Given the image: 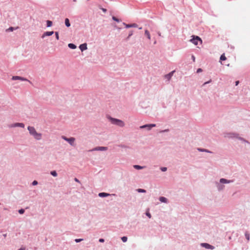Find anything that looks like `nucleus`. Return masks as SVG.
I'll use <instances>...</instances> for the list:
<instances>
[{
  "label": "nucleus",
  "instance_id": "f257e3e1",
  "mask_svg": "<svg viewBox=\"0 0 250 250\" xmlns=\"http://www.w3.org/2000/svg\"><path fill=\"white\" fill-rule=\"evenodd\" d=\"M27 129L30 135H32L35 139L38 140L41 139L42 136V134L38 133L34 127L29 126Z\"/></svg>",
  "mask_w": 250,
  "mask_h": 250
},
{
  "label": "nucleus",
  "instance_id": "f03ea898",
  "mask_svg": "<svg viewBox=\"0 0 250 250\" xmlns=\"http://www.w3.org/2000/svg\"><path fill=\"white\" fill-rule=\"evenodd\" d=\"M109 120L112 124L116 125L120 127H123L125 125L124 122L122 120L111 117L109 118Z\"/></svg>",
  "mask_w": 250,
  "mask_h": 250
},
{
  "label": "nucleus",
  "instance_id": "7ed1b4c3",
  "mask_svg": "<svg viewBox=\"0 0 250 250\" xmlns=\"http://www.w3.org/2000/svg\"><path fill=\"white\" fill-rule=\"evenodd\" d=\"M193 38L190 40L191 42H192L194 44L197 45L198 42H200L201 44L202 43V41L201 39L198 36H192Z\"/></svg>",
  "mask_w": 250,
  "mask_h": 250
},
{
  "label": "nucleus",
  "instance_id": "20e7f679",
  "mask_svg": "<svg viewBox=\"0 0 250 250\" xmlns=\"http://www.w3.org/2000/svg\"><path fill=\"white\" fill-rule=\"evenodd\" d=\"M62 138L65 141L68 142L69 144L70 145H71V146L74 145V142L75 141V139L74 137H70V138H68L64 136H62Z\"/></svg>",
  "mask_w": 250,
  "mask_h": 250
},
{
  "label": "nucleus",
  "instance_id": "39448f33",
  "mask_svg": "<svg viewBox=\"0 0 250 250\" xmlns=\"http://www.w3.org/2000/svg\"><path fill=\"white\" fill-rule=\"evenodd\" d=\"M156 126L155 124H149V125H142L140 127V128H146L148 130H150L152 127Z\"/></svg>",
  "mask_w": 250,
  "mask_h": 250
},
{
  "label": "nucleus",
  "instance_id": "423d86ee",
  "mask_svg": "<svg viewBox=\"0 0 250 250\" xmlns=\"http://www.w3.org/2000/svg\"><path fill=\"white\" fill-rule=\"evenodd\" d=\"M12 79L13 80H21V81H28L27 80V79L24 78H23V77H20V76H13L12 78Z\"/></svg>",
  "mask_w": 250,
  "mask_h": 250
},
{
  "label": "nucleus",
  "instance_id": "0eeeda50",
  "mask_svg": "<svg viewBox=\"0 0 250 250\" xmlns=\"http://www.w3.org/2000/svg\"><path fill=\"white\" fill-rule=\"evenodd\" d=\"M201 245L202 247L205 248L206 249H211V250H213L214 249V247L213 246H211L208 243H202Z\"/></svg>",
  "mask_w": 250,
  "mask_h": 250
},
{
  "label": "nucleus",
  "instance_id": "6e6552de",
  "mask_svg": "<svg viewBox=\"0 0 250 250\" xmlns=\"http://www.w3.org/2000/svg\"><path fill=\"white\" fill-rule=\"evenodd\" d=\"M54 33V32L53 31H47V32H45L43 35H42V38H44L45 36H51Z\"/></svg>",
  "mask_w": 250,
  "mask_h": 250
},
{
  "label": "nucleus",
  "instance_id": "1a4fd4ad",
  "mask_svg": "<svg viewBox=\"0 0 250 250\" xmlns=\"http://www.w3.org/2000/svg\"><path fill=\"white\" fill-rule=\"evenodd\" d=\"M107 149V147H104V146H98V147H95L93 150H100V151H104V150H106Z\"/></svg>",
  "mask_w": 250,
  "mask_h": 250
},
{
  "label": "nucleus",
  "instance_id": "9d476101",
  "mask_svg": "<svg viewBox=\"0 0 250 250\" xmlns=\"http://www.w3.org/2000/svg\"><path fill=\"white\" fill-rule=\"evenodd\" d=\"M175 71H172L170 72L169 74L165 75V77L166 79H167L168 81L170 80L171 77L173 76L174 72Z\"/></svg>",
  "mask_w": 250,
  "mask_h": 250
},
{
  "label": "nucleus",
  "instance_id": "9b49d317",
  "mask_svg": "<svg viewBox=\"0 0 250 250\" xmlns=\"http://www.w3.org/2000/svg\"><path fill=\"white\" fill-rule=\"evenodd\" d=\"M80 49L82 51H83V50H85L87 49V44L86 43H83L80 45L79 46Z\"/></svg>",
  "mask_w": 250,
  "mask_h": 250
},
{
  "label": "nucleus",
  "instance_id": "f8f14e48",
  "mask_svg": "<svg viewBox=\"0 0 250 250\" xmlns=\"http://www.w3.org/2000/svg\"><path fill=\"white\" fill-rule=\"evenodd\" d=\"M123 24L125 25L126 28H129V27H136L137 26V25L136 23H133L131 24H127L125 23H123Z\"/></svg>",
  "mask_w": 250,
  "mask_h": 250
},
{
  "label": "nucleus",
  "instance_id": "ddd939ff",
  "mask_svg": "<svg viewBox=\"0 0 250 250\" xmlns=\"http://www.w3.org/2000/svg\"><path fill=\"white\" fill-rule=\"evenodd\" d=\"M13 127H21L23 128L24 127V125L23 123H16L14 125H12Z\"/></svg>",
  "mask_w": 250,
  "mask_h": 250
},
{
  "label": "nucleus",
  "instance_id": "4468645a",
  "mask_svg": "<svg viewBox=\"0 0 250 250\" xmlns=\"http://www.w3.org/2000/svg\"><path fill=\"white\" fill-rule=\"evenodd\" d=\"M220 182L221 183H229L231 182H232V181H229V180H228L226 179H224V178H222L220 179Z\"/></svg>",
  "mask_w": 250,
  "mask_h": 250
},
{
  "label": "nucleus",
  "instance_id": "2eb2a0df",
  "mask_svg": "<svg viewBox=\"0 0 250 250\" xmlns=\"http://www.w3.org/2000/svg\"><path fill=\"white\" fill-rule=\"evenodd\" d=\"M109 195V194L104 193V192H101L99 194V196L101 197H107Z\"/></svg>",
  "mask_w": 250,
  "mask_h": 250
},
{
  "label": "nucleus",
  "instance_id": "dca6fc26",
  "mask_svg": "<svg viewBox=\"0 0 250 250\" xmlns=\"http://www.w3.org/2000/svg\"><path fill=\"white\" fill-rule=\"evenodd\" d=\"M145 34L147 37L148 40L151 39L150 34L149 33V32L147 30H145Z\"/></svg>",
  "mask_w": 250,
  "mask_h": 250
},
{
  "label": "nucleus",
  "instance_id": "f3484780",
  "mask_svg": "<svg viewBox=\"0 0 250 250\" xmlns=\"http://www.w3.org/2000/svg\"><path fill=\"white\" fill-rule=\"evenodd\" d=\"M159 200L162 202H164V203L167 202V199L164 197H160Z\"/></svg>",
  "mask_w": 250,
  "mask_h": 250
},
{
  "label": "nucleus",
  "instance_id": "a211bd4d",
  "mask_svg": "<svg viewBox=\"0 0 250 250\" xmlns=\"http://www.w3.org/2000/svg\"><path fill=\"white\" fill-rule=\"evenodd\" d=\"M65 24L67 27H69L70 26V23L69 22V21L68 19H67V18L65 19Z\"/></svg>",
  "mask_w": 250,
  "mask_h": 250
},
{
  "label": "nucleus",
  "instance_id": "6ab92c4d",
  "mask_svg": "<svg viewBox=\"0 0 250 250\" xmlns=\"http://www.w3.org/2000/svg\"><path fill=\"white\" fill-rule=\"evenodd\" d=\"M68 45V47L71 49H75L76 48V46L73 43H69Z\"/></svg>",
  "mask_w": 250,
  "mask_h": 250
},
{
  "label": "nucleus",
  "instance_id": "aec40b11",
  "mask_svg": "<svg viewBox=\"0 0 250 250\" xmlns=\"http://www.w3.org/2000/svg\"><path fill=\"white\" fill-rule=\"evenodd\" d=\"M227 58L226 57L225 54H223L220 58V61H225L226 60Z\"/></svg>",
  "mask_w": 250,
  "mask_h": 250
},
{
  "label": "nucleus",
  "instance_id": "412c9836",
  "mask_svg": "<svg viewBox=\"0 0 250 250\" xmlns=\"http://www.w3.org/2000/svg\"><path fill=\"white\" fill-rule=\"evenodd\" d=\"M134 167L137 169H141L143 168V167H142L140 166H139V165H134Z\"/></svg>",
  "mask_w": 250,
  "mask_h": 250
},
{
  "label": "nucleus",
  "instance_id": "4be33fe9",
  "mask_svg": "<svg viewBox=\"0 0 250 250\" xmlns=\"http://www.w3.org/2000/svg\"><path fill=\"white\" fill-rule=\"evenodd\" d=\"M52 25V22L50 21H47V26L50 27Z\"/></svg>",
  "mask_w": 250,
  "mask_h": 250
},
{
  "label": "nucleus",
  "instance_id": "5701e85b",
  "mask_svg": "<svg viewBox=\"0 0 250 250\" xmlns=\"http://www.w3.org/2000/svg\"><path fill=\"white\" fill-rule=\"evenodd\" d=\"M51 174L52 176H54V177H56V176H57V172H56V171H52L51 172Z\"/></svg>",
  "mask_w": 250,
  "mask_h": 250
},
{
  "label": "nucleus",
  "instance_id": "b1692460",
  "mask_svg": "<svg viewBox=\"0 0 250 250\" xmlns=\"http://www.w3.org/2000/svg\"><path fill=\"white\" fill-rule=\"evenodd\" d=\"M137 191L138 192H143V193H145L146 192V191L145 190V189H141V188H138L137 189Z\"/></svg>",
  "mask_w": 250,
  "mask_h": 250
},
{
  "label": "nucleus",
  "instance_id": "393cba45",
  "mask_svg": "<svg viewBox=\"0 0 250 250\" xmlns=\"http://www.w3.org/2000/svg\"><path fill=\"white\" fill-rule=\"evenodd\" d=\"M245 236L247 238V239L248 240V241H249L250 240V234L249 233H248L247 232L245 233Z\"/></svg>",
  "mask_w": 250,
  "mask_h": 250
},
{
  "label": "nucleus",
  "instance_id": "a878e982",
  "mask_svg": "<svg viewBox=\"0 0 250 250\" xmlns=\"http://www.w3.org/2000/svg\"><path fill=\"white\" fill-rule=\"evenodd\" d=\"M122 240L124 242H126L127 240V238L125 236H124V237H122Z\"/></svg>",
  "mask_w": 250,
  "mask_h": 250
},
{
  "label": "nucleus",
  "instance_id": "bb28decb",
  "mask_svg": "<svg viewBox=\"0 0 250 250\" xmlns=\"http://www.w3.org/2000/svg\"><path fill=\"white\" fill-rule=\"evenodd\" d=\"M112 19H113L114 21H117V22H120V20H119L118 19H117V18H116V17H114V16H113V17H112Z\"/></svg>",
  "mask_w": 250,
  "mask_h": 250
},
{
  "label": "nucleus",
  "instance_id": "cd10ccee",
  "mask_svg": "<svg viewBox=\"0 0 250 250\" xmlns=\"http://www.w3.org/2000/svg\"><path fill=\"white\" fill-rule=\"evenodd\" d=\"M13 30L14 28L12 27H10L8 29H6V31H13Z\"/></svg>",
  "mask_w": 250,
  "mask_h": 250
},
{
  "label": "nucleus",
  "instance_id": "c85d7f7f",
  "mask_svg": "<svg viewBox=\"0 0 250 250\" xmlns=\"http://www.w3.org/2000/svg\"><path fill=\"white\" fill-rule=\"evenodd\" d=\"M56 38L57 40H59V33L58 32H55Z\"/></svg>",
  "mask_w": 250,
  "mask_h": 250
},
{
  "label": "nucleus",
  "instance_id": "c756f323",
  "mask_svg": "<svg viewBox=\"0 0 250 250\" xmlns=\"http://www.w3.org/2000/svg\"><path fill=\"white\" fill-rule=\"evenodd\" d=\"M19 212L20 214H23L24 212V210L23 209H21L19 210Z\"/></svg>",
  "mask_w": 250,
  "mask_h": 250
},
{
  "label": "nucleus",
  "instance_id": "7c9ffc66",
  "mask_svg": "<svg viewBox=\"0 0 250 250\" xmlns=\"http://www.w3.org/2000/svg\"><path fill=\"white\" fill-rule=\"evenodd\" d=\"M83 240L82 239H75V242L77 243L80 242Z\"/></svg>",
  "mask_w": 250,
  "mask_h": 250
},
{
  "label": "nucleus",
  "instance_id": "2f4dec72",
  "mask_svg": "<svg viewBox=\"0 0 250 250\" xmlns=\"http://www.w3.org/2000/svg\"><path fill=\"white\" fill-rule=\"evenodd\" d=\"M161 169L162 171H166L167 169V167H163Z\"/></svg>",
  "mask_w": 250,
  "mask_h": 250
},
{
  "label": "nucleus",
  "instance_id": "473e14b6",
  "mask_svg": "<svg viewBox=\"0 0 250 250\" xmlns=\"http://www.w3.org/2000/svg\"><path fill=\"white\" fill-rule=\"evenodd\" d=\"M38 184V182L37 181H34L32 183V185L35 186Z\"/></svg>",
  "mask_w": 250,
  "mask_h": 250
},
{
  "label": "nucleus",
  "instance_id": "72a5a7b5",
  "mask_svg": "<svg viewBox=\"0 0 250 250\" xmlns=\"http://www.w3.org/2000/svg\"><path fill=\"white\" fill-rule=\"evenodd\" d=\"M146 215L149 218H150L151 216V214L149 212H146Z\"/></svg>",
  "mask_w": 250,
  "mask_h": 250
},
{
  "label": "nucleus",
  "instance_id": "f704fd0d",
  "mask_svg": "<svg viewBox=\"0 0 250 250\" xmlns=\"http://www.w3.org/2000/svg\"><path fill=\"white\" fill-rule=\"evenodd\" d=\"M202 69H201V68H198V69H197V73H199V72H202Z\"/></svg>",
  "mask_w": 250,
  "mask_h": 250
},
{
  "label": "nucleus",
  "instance_id": "c9c22d12",
  "mask_svg": "<svg viewBox=\"0 0 250 250\" xmlns=\"http://www.w3.org/2000/svg\"><path fill=\"white\" fill-rule=\"evenodd\" d=\"M199 150L201 151H205V152H210L209 151L206 150V149H205V150H203V149H199Z\"/></svg>",
  "mask_w": 250,
  "mask_h": 250
},
{
  "label": "nucleus",
  "instance_id": "e433bc0d",
  "mask_svg": "<svg viewBox=\"0 0 250 250\" xmlns=\"http://www.w3.org/2000/svg\"><path fill=\"white\" fill-rule=\"evenodd\" d=\"M133 34V32L132 31L130 32V33H129V35H128V38H129L130 36H131Z\"/></svg>",
  "mask_w": 250,
  "mask_h": 250
},
{
  "label": "nucleus",
  "instance_id": "4c0bfd02",
  "mask_svg": "<svg viewBox=\"0 0 250 250\" xmlns=\"http://www.w3.org/2000/svg\"><path fill=\"white\" fill-rule=\"evenodd\" d=\"M99 241L100 242H104V239H102V238H101V239H99Z\"/></svg>",
  "mask_w": 250,
  "mask_h": 250
},
{
  "label": "nucleus",
  "instance_id": "58836bf2",
  "mask_svg": "<svg viewBox=\"0 0 250 250\" xmlns=\"http://www.w3.org/2000/svg\"><path fill=\"white\" fill-rule=\"evenodd\" d=\"M191 57H192V59L193 60V61L194 62L195 60V57L193 55H192Z\"/></svg>",
  "mask_w": 250,
  "mask_h": 250
},
{
  "label": "nucleus",
  "instance_id": "ea45409f",
  "mask_svg": "<svg viewBox=\"0 0 250 250\" xmlns=\"http://www.w3.org/2000/svg\"><path fill=\"white\" fill-rule=\"evenodd\" d=\"M74 180L76 182L80 183L79 180L77 178H75Z\"/></svg>",
  "mask_w": 250,
  "mask_h": 250
},
{
  "label": "nucleus",
  "instance_id": "a19ab883",
  "mask_svg": "<svg viewBox=\"0 0 250 250\" xmlns=\"http://www.w3.org/2000/svg\"><path fill=\"white\" fill-rule=\"evenodd\" d=\"M102 9L103 12H106V9L102 8Z\"/></svg>",
  "mask_w": 250,
  "mask_h": 250
},
{
  "label": "nucleus",
  "instance_id": "79ce46f5",
  "mask_svg": "<svg viewBox=\"0 0 250 250\" xmlns=\"http://www.w3.org/2000/svg\"><path fill=\"white\" fill-rule=\"evenodd\" d=\"M239 83V81H236V82H235V85H237Z\"/></svg>",
  "mask_w": 250,
  "mask_h": 250
},
{
  "label": "nucleus",
  "instance_id": "37998d69",
  "mask_svg": "<svg viewBox=\"0 0 250 250\" xmlns=\"http://www.w3.org/2000/svg\"><path fill=\"white\" fill-rule=\"evenodd\" d=\"M210 82V81H209V82H206V83H204V84H203V85H205V84H206L207 83H209Z\"/></svg>",
  "mask_w": 250,
  "mask_h": 250
},
{
  "label": "nucleus",
  "instance_id": "c03bdc74",
  "mask_svg": "<svg viewBox=\"0 0 250 250\" xmlns=\"http://www.w3.org/2000/svg\"><path fill=\"white\" fill-rule=\"evenodd\" d=\"M19 250H24V249L21 248Z\"/></svg>",
  "mask_w": 250,
  "mask_h": 250
},
{
  "label": "nucleus",
  "instance_id": "a18cd8bd",
  "mask_svg": "<svg viewBox=\"0 0 250 250\" xmlns=\"http://www.w3.org/2000/svg\"><path fill=\"white\" fill-rule=\"evenodd\" d=\"M167 131H168V130H165V131H162V132Z\"/></svg>",
  "mask_w": 250,
  "mask_h": 250
}]
</instances>
